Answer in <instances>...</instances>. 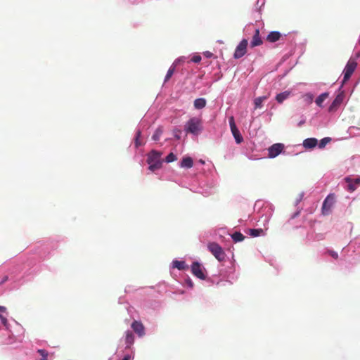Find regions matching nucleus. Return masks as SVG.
Wrapping results in <instances>:
<instances>
[{
	"instance_id": "obj_1",
	"label": "nucleus",
	"mask_w": 360,
	"mask_h": 360,
	"mask_svg": "<svg viewBox=\"0 0 360 360\" xmlns=\"http://www.w3.org/2000/svg\"><path fill=\"white\" fill-rule=\"evenodd\" d=\"M184 130L188 134L199 135L203 130L202 118L198 117L190 118L184 126Z\"/></svg>"
},
{
	"instance_id": "obj_2",
	"label": "nucleus",
	"mask_w": 360,
	"mask_h": 360,
	"mask_svg": "<svg viewBox=\"0 0 360 360\" xmlns=\"http://www.w3.org/2000/svg\"><path fill=\"white\" fill-rule=\"evenodd\" d=\"M162 153L157 150H153L148 155L147 162L149 165L148 169L151 172H154L162 167V161L161 160Z\"/></svg>"
},
{
	"instance_id": "obj_3",
	"label": "nucleus",
	"mask_w": 360,
	"mask_h": 360,
	"mask_svg": "<svg viewBox=\"0 0 360 360\" xmlns=\"http://www.w3.org/2000/svg\"><path fill=\"white\" fill-rule=\"evenodd\" d=\"M209 251L219 261H223L225 259L226 254L222 248L217 243L212 242L207 245Z\"/></svg>"
},
{
	"instance_id": "obj_4",
	"label": "nucleus",
	"mask_w": 360,
	"mask_h": 360,
	"mask_svg": "<svg viewBox=\"0 0 360 360\" xmlns=\"http://www.w3.org/2000/svg\"><path fill=\"white\" fill-rule=\"evenodd\" d=\"M356 66L357 63L355 60L351 59L349 60L344 70V77L342 80L343 84L345 83L351 77Z\"/></svg>"
},
{
	"instance_id": "obj_5",
	"label": "nucleus",
	"mask_w": 360,
	"mask_h": 360,
	"mask_svg": "<svg viewBox=\"0 0 360 360\" xmlns=\"http://www.w3.org/2000/svg\"><path fill=\"white\" fill-rule=\"evenodd\" d=\"M248 41L246 39H243L236 46L233 54V58L238 59L242 58L247 53Z\"/></svg>"
},
{
	"instance_id": "obj_6",
	"label": "nucleus",
	"mask_w": 360,
	"mask_h": 360,
	"mask_svg": "<svg viewBox=\"0 0 360 360\" xmlns=\"http://www.w3.org/2000/svg\"><path fill=\"white\" fill-rule=\"evenodd\" d=\"M335 203V195L329 194L324 200L322 205V214L328 215L330 212V210Z\"/></svg>"
},
{
	"instance_id": "obj_7",
	"label": "nucleus",
	"mask_w": 360,
	"mask_h": 360,
	"mask_svg": "<svg viewBox=\"0 0 360 360\" xmlns=\"http://www.w3.org/2000/svg\"><path fill=\"white\" fill-rule=\"evenodd\" d=\"M229 125L231 128V133L236 140V142L239 144L243 142V138L241 136L240 131L238 129L233 117H229Z\"/></svg>"
},
{
	"instance_id": "obj_8",
	"label": "nucleus",
	"mask_w": 360,
	"mask_h": 360,
	"mask_svg": "<svg viewBox=\"0 0 360 360\" xmlns=\"http://www.w3.org/2000/svg\"><path fill=\"white\" fill-rule=\"evenodd\" d=\"M285 146L284 144L281 143H277L273 144L268 149V157L270 158H274L278 156L279 154L282 153Z\"/></svg>"
},
{
	"instance_id": "obj_9",
	"label": "nucleus",
	"mask_w": 360,
	"mask_h": 360,
	"mask_svg": "<svg viewBox=\"0 0 360 360\" xmlns=\"http://www.w3.org/2000/svg\"><path fill=\"white\" fill-rule=\"evenodd\" d=\"M191 271L193 275L200 279H205V276L202 271V268L200 263L198 262H195L193 263L191 266Z\"/></svg>"
},
{
	"instance_id": "obj_10",
	"label": "nucleus",
	"mask_w": 360,
	"mask_h": 360,
	"mask_svg": "<svg viewBox=\"0 0 360 360\" xmlns=\"http://www.w3.org/2000/svg\"><path fill=\"white\" fill-rule=\"evenodd\" d=\"M131 328L139 336L143 337L145 335V327L143 323L138 321H134L131 323Z\"/></svg>"
},
{
	"instance_id": "obj_11",
	"label": "nucleus",
	"mask_w": 360,
	"mask_h": 360,
	"mask_svg": "<svg viewBox=\"0 0 360 360\" xmlns=\"http://www.w3.org/2000/svg\"><path fill=\"white\" fill-rule=\"evenodd\" d=\"M263 44V41L259 35V30L258 28L255 30V33L250 42L251 47L260 46Z\"/></svg>"
},
{
	"instance_id": "obj_12",
	"label": "nucleus",
	"mask_w": 360,
	"mask_h": 360,
	"mask_svg": "<svg viewBox=\"0 0 360 360\" xmlns=\"http://www.w3.org/2000/svg\"><path fill=\"white\" fill-rule=\"evenodd\" d=\"M345 181L348 183V190L353 192L356 190V187L360 185V177L352 180L350 177H346Z\"/></svg>"
},
{
	"instance_id": "obj_13",
	"label": "nucleus",
	"mask_w": 360,
	"mask_h": 360,
	"mask_svg": "<svg viewBox=\"0 0 360 360\" xmlns=\"http://www.w3.org/2000/svg\"><path fill=\"white\" fill-rule=\"evenodd\" d=\"M179 165L182 168L190 169L193 166V160L191 157H184Z\"/></svg>"
},
{
	"instance_id": "obj_14",
	"label": "nucleus",
	"mask_w": 360,
	"mask_h": 360,
	"mask_svg": "<svg viewBox=\"0 0 360 360\" xmlns=\"http://www.w3.org/2000/svg\"><path fill=\"white\" fill-rule=\"evenodd\" d=\"M318 143V141L315 138H308L304 140L303 146L305 148H314Z\"/></svg>"
},
{
	"instance_id": "obj_15",
	"label": "nucleus",
	"mask_w": 360,
	"mask_h": 360,
	"mask_svg": "<svg viewBox=\"0 0 360 360\" xmlns=\"http://www.w3.org/2000/svg\"><path fill=\"white\" fill-rule=\"evenodd\" d=\"M281 34L279 32L273 31L271 32L266 37V40L269 42L274 43L280 39Z\"/></svg>"
},
{
	"instance_id": "obj_16",
	"label": "nucleus",
	"mask_w": 360,
	"mask_h": 360,
	"mask_svg": "<svg viewBox=\"0 0 360 360\" xmlns=\"http://www.w3.org/2000/svg\"><path fill=\"white\" fill-rule=\"evenodd\" d=\"M134 342V336L131 331L127 330L126 332L125 342L127 345V347H129L133 345Z\"/></svg>"
},
{
	"instance_id": "obj_17",
	"label": "nucleus",
	"mask_w": 360,
	"mask_h": 360,
	"mask_svg": "<svg viewBox=\"0 0 360 360\" xmlns=\"http://www.w3.org/2000/svg\"><path fill=\"white\" fill-rule=\"evenodd\" d=\"M206 100L203 98H197L194 101V107L196 109H202L206 105Z\"/></svg>"
},
{
	"instance_id": "obj_18",
	"label": "nucleus",
	"mask_w": 360,
	"mask_h": 360,
	"mask_svg": "<svg viewBox=\"0 0 360 360\" xmlns=\"http://www.w3.org/2000/svg\"><path fill=\"white\" fill-rule=\"evenodd\" d=\"M172 267L179 270H184L186 268V264L184 261L174 260L172 262Z\"/></svg>"
},
{
	"instance_id": "obj_19",
	"label": "nucleus",
	"mask_w": 360,
	"mask_h": 360,
	"mask_svg": "<svg viewBox=\"0 0 360 360\" xmlns=\"http://www.w3.org/2000/svg\"><path fill=\"white\" fill-rule=\"evenodd\" d=\"M268 98V96H259L255 99V108H260L262 107V103Z\"/></svg>"
},
{
	"instance_id": "obj_20",
	"label": "nucleus",
	"mask_w": 360,
	"mask_h": 360,
	"mask_svg": "<svg viewBox=\"0 0 360 360\" xmlns=\"http://www.w3.org/2000/svg\"><path fill=\"white\" fill-rule=\"evenodd\" d=\"M289 95H290L289 91H284V92L277 94L276 99L278 101V103H281L285 99H287L288 98Z\"/></svg>"
},
{
	"instance_id": "obj_21",
	"label": "nucleus",
	"mask_w": 360,
	"mask_h": 360,
	"mask_svg": "<svg viewBox=\"0 0 360 360\" xmlns=\"http://www.w3.org/2000/svg\"><path fill=\"white\" fill-rule=\"evenodd\" d=\"M328 93H323L321 95H319L315 101L316 105L319 107H322V103L328 98Z\"/></svg>"
},
{
	"instance_id": "obj_22",
	"label": "nucleus",
	"mask_w": 360,
	"mask_h": 360,
	"mask_svg": "<svg viewBox=\"0 0 360 360\" xmlns=\"http://www.w3.org/2000/svg\"><path fill=\"white\" fill-rule=\"evenodd\" d=\"M163 133V128L162 127H159L155 131L154 134L152 136V139L155 141H158L160 140L162 134Z\"/></svg>"
},
{
	"instance_id": "obj_23",
	"label": "nucleus",
	"mask_w": 360,
	"mask_h": 360,
	"mask_svg": "<svg viewBox=\"0 0 360 360\" xmlns=\"http://www.w3.org/2000/svg\"><path fill=\"white\" fill-rule=\"evenodd\" d=\"M231 238L235 243L243 241L245 236L240 232H235L231 235Z\"/></svg>"
},
{
	"instance_id": "obj_24",
	"label": "nucleus",
	"mask_w": 360,
	"mask_h": 360,
	"mask_svg": "<svg viewBox=\"0 0 360 360\" xmlns=\"http://www.w3.org/2000/svg\"><path fill=\"white\" fill-rule=\"evenodd\" d=\"M249 233L252 237H257L264 233V231L262 229H252L249 230Z\"/></svg>"
},
{
	"instance_id": "obj_25",
	"label": "nucleus",
	"mask_w": 360,
	"mask_h": 360,
	"mask_svg": "<svg viewBox=\"0 0 360 360\" xmlns=\"http://www.w3.org/2000/svg\"><path fill=\"white\" fill-rule=\"evenodd\" d=\"M175 71V65H172L168 70L167 75L165 78V82H167L169 80V79L172 77L174 72Z\"/></svg>"
},
{
	"instance_id": "obj_26",
	"label": "nucleus",
	"mask_w": 360,
	"mask_h": 360,
	"mask_svg": "<svg viewBox=\"0 0 360 360\" xmlns=\"http://www.w3.org/2000/svg\"><path fill=\"white\" fill-rule=\"evenodd\" d=\"M141 135V131L138 130L136 133L135 142H134L136 148H138L142 145V143L140 141Z\"/></svg>"
},
{
	"instance_id": "obj_27",
	"label": "nucleus",
	"mask_w": 360,
	"mask_h": 360,
	"mask_svg": "<svg viewBox=\"0 0 360 360\" xmlns=\"http://www.w3.org/2000/svg\"><path fill=\"white\" fill-rule=\"evenodd\" d=\"M330 141H331V139H330V138H329V137H326V138L322 139L320 141V143H319V147L320 148H323L326 146V145L327 143H328L329 142H330Z\"/></svg>"
},
{
	"instance_id": "obj_28",
	"label": "nucleus",
	"mask_w": 360,
	"mask_h": 360,
	"mask_svg": "<svg viewBox=\"0 0 360 360\" xmlns=\"http://www.w3.org/2000/svg\"><path fill=\"white\" fill-rule=\"evenodd\" d=\"M37 352L41 356V359L40 360H48L47 357L49 355V353L45 349H38Z\"/></svg>"
},
{
	"instance_id": "obj_29",
	"label": "nucleus",
	"mask_w": 360,
	"mask_h": 360,
	"mask_svg": "<svg viewBox=\"0 0 360 360\" xmlns=\"http://www.w3.org/2000/svg\"><path fill=\"white\" fill-rule=\"evenodd\" d=\"M176 160V156L173 153H170L165 158V162L167 163L174 162Z\"/></svg>"
},
{
	"instance_id": "obj_30",
	"label": "nucleus",
	"mask_w": 360,
	"mask_h": 360,
	"mask_svg": "<svg viewBox=\"0 0 360 360\" xmlns=\"http://www.w3.org/2000/svg\"><path fill=\"white\" fill-rule=\"evenodd\" d=\"M342 99L340 98V97L338 96L335 98V99L333 101V103L331 104V105L330 106L329 108V110H332V109L336 106L337 105H339L341 102Z\"/></svg>"
},
{
	"instance_id": "obj_31",
	"label": "nucleus",
	"mask_w": 360,
	"mask_h": 360,
	"mask_svg": "<svg viewBox=\"0 0 360 360\" xmlns=\"http://www.w3.org/2000/svg\"><path fill=\"white\" fill-rule=\"evenodd\" d=\"M304 98H305L306 101H307L308 103H312V101H313V98H314V97H313V95H312V94H307L304 96Z\"/></svg>"
},
{
	"instance_id": "obj_32",
	"label": "nucleus",
	"mask_w": 360,
	"mask_h": 360,
	"mask_svg": "<svg viewBox=\"0 0 360 360\" xmlns=\"http://www.w3.org/2000/svg\"><path fill=\"white\" fill-rule=\"evenodd\" d=\"M201 59H202L201 56L199 55H197V56H194L191 58V61L193 63H198L200 62Z\"/></svg>"
},
{
	"instance_id": "obj_33",
	"label": "nucleus",
	"mask_w": 360,
	"mask_h": 360,
	"mask_svg": "<svg viewBox=\"0 0 360 360\" xmlns=\"http://www.w3.org/2000/svg\"><path fill=\"white\" fill-rule=\"evenodd\" d=\"M181 131L180 129H174V135L176 139H180V134H181Z\"/></svg>"
},
{
	"instance_id": "obj_34",
	"label": "nucleus",
	"mask_w": 360,
	"mask_h": 360,
	"mask_svg": "<svg viewBox=\"0 0 360 360\" xmlns=\"http://www.w3.org/2000/svg\"><path fill=\"white\" fill-rule=\"evenodd\" d=\"M328 253L332 257H333L334 259H338V255L336 252L333 251V250H328Z\"/></svg>"
},
{
	"instance_id": "obj_35",
	"label": "nucleus",
	"mask_w": 360,
	"mask_h": 360,
	"mask_svg": "<svg viewBox=\"0 0 360 360\" xmlns=\"http://www.w3.org/2000/svg\"><path fill=\"white\" fill-rule=\"evenodd\" d=\"M0 320L1 321V323L5 326H7L8 325V321L6 317L0 314Z\"/></svg>"
},
{
	"instance_id": "obj_36",
	"label": "nucleus",
	"mask_w": 360,
	"mask_h": 360,
	"mask_svg": "<svg viewBox=\"0 0 360 360\" xmlns=\"http://www.w3.org/2000/svg\"><path fill=\"white\" fill-rule=\"evenodd\" d=\"M131 356L129 354L125 355L122 360H131Z\"/></svg>"
},
{
	"instance_id": "obj_37",
	"label": "nucleus",
	"mask_w": 360,
	"mask_h": 360,
	"mask_svg": "<svg viewBox=\"0 0 360 360\" xmlns=\"http://www.w3.org/2000/svg\"><path fill=\"white\" fill-rule=\"evenodd\" d=\"M6 311V308L3 306H0V311L5 312Z\"/></svg>"
},
{
	"instance_id": "obj_38",
	"label": "nucleus",
	"mask_w": 360,
	"mask_h": 360,
	"mask_svg": "<svg viewBox=\"0 0 360 360\" xmlns=\"http://www.w3.org/2000/svg\"><path fill=\"white\" fill-rule=\"evenodd\" d=\"M189 285H190L191 287H193V283H192V282H191V281H189Z\"/></svg>"
}]
</instances>
